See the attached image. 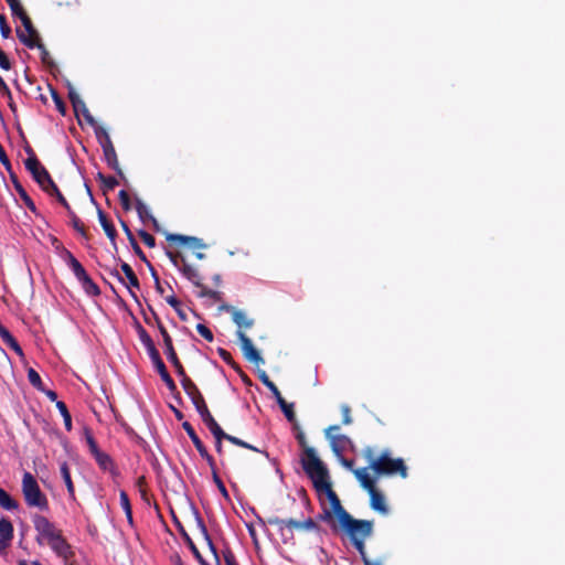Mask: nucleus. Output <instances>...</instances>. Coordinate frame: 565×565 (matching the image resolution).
<instances>
[{
	"label": "nucleus",
	"mask_w": 565,
	"mask_h": 565,
	"mask_svg": "<svg viewBox=\"0 0 565 565\" xmlns=\"http://www.w3.org/2000/svg\"><path fill=\"white\" fill-rule=\"evenodd\" d=\"M319 495L326 494L330 502V509H323L322 513L318 515L320 521L331 524V527L335 531L333 519L337 516L339 529L348 536L351 544H356L362 547V536H372L374 531V521L372 520H359L354 519L341 504L338 494L332 489L330 479L323 483L315 487Z\"/></svg>",
	"instance_id": "1"
},
{
	"label": "nucleus",
	"mask_w": 565,
	"mask_h": 565,
	"mask_svg": "<svg viewBox=\"0 0 565 565\" xmlns=\"http://www.w3.org/2000/svg\"><path fill=\"white\" fill-rule=\"evenodd\" d=\"M362 455L369 462L367 470L372 469L376 478L395 475L402 478L407 477V467L404 460L402 458H393L390 449H385L379 456H375L374 450L371 447H366L362 450Z\"/></svg>",
	"instance_id": "2"
},
{
	"label": "nucleus",
	"mask_w": 565,
	"mask_h": 565,
	"mask_svg": "<svg viewBox=\"0 0 565 565\" xmlns=\"http://www.w3.org/2000/svg\"><path fill=\"white\" fill-rule=\"evenodd\" d=\"M353 475L360 482V486L367 491L370 495V507L381 514H387L388 508L385 502V497L376 488V480L370 476L367 468H358L353 471Z\"/></svg>",
	"instance_id": "3"
},
{
	"label": "nucleus",
	"mask_w": 565,
	"mask_h": 565,
	"mask_svg": "<svg viewBox=\"0 0 565 565\" xmlns=\"http://www.w3.org/2000/svg\"><path fill=\"white\" fill-rule=\"evenodd\" d=\"M301 466L311 479L313 488L329 480V472L312 447H306L301 457Z\"/></svg>",
	"instance_id": "4"
},
{
	"label": "nucleus",
	"mask_w": 565,
	"mask_h": 565,
	"mask_svg": "<svg viewBox=\"0 0 565 565\" xmlns=\"http://www.w3.org/2000/svg\"><path fill=\"white\" fill-rule=\"evenodd\" d=\"M22 493L28 507L38 508L41 511L49 509L47 498L31 472H24L23 475Z\"/></svg>",
	"instance_id": "5"
},
{
	"label": "nucleus",
	"mask_w": 565,
	"mask_h": 565,
	"mask_svg": "<svg viewBox=\"0 0 565 565\" xmlns=\"http://www.w3.org/2000/svg\"><path fill=\"white\" fill-rule=\"evenodd\" d=\"M32 522L38 533L35 540L40 545H50L52 542L57 541V539H60L63 535L62 531L43 515L34 514L32 518Z\"/></svg>",
	"instance_id": "6"
},
{
	"label": "nucleus",
	"mask_w": 565,
	"mask_h": 565,
	"mask_svg": "<svg viewBox=\"0 0 565 565\" xmlns=\"http://www.w3.org/2000/svg\"><path fill=\"white\" fill-rule=\"evenodd\" d=\"M153 313V318L156 320V323H157V327H158V330L162 337V340H163V344H164V353L167 355V359L169 360V362L174 366L175 369V372L182 379H184L186 375L185 373V370L182 365V363L180 362L178 355H177V352L174 350V347H173V343H172V338L170 337L169 332L167 331L166 327L162 324L159 316L157 315L156 311H152Z\"/></svg>",
	"instance_id": "7"
},
{
	"label": "nucleus",
	"mask_w": 565,
	"mask_h": 565,
	"mask_svg": "<svg viewBox=\"0 0 565 565\" xmlns=\"http://www.w3.org/2000/svg\"><path fill=\"white\" fill-rule=\"evenodd\" d=\"M267 522L270 525L277 526L279 531H284V529H288L290 531H292V530L312 531V532L320 531L319 524L311 518L299 521V520H295V519H279L278 516H270V518H268Z\"/></svg>",
	"instance_id": "8"
},
{
	"label": "nucleus",
	"mask_w": 565,
	"mask_h": 565,
	"mask_svg": "<svg viewBox=\"0 0 565 565\" xmlns=\"http://www.w3.org/2000/svg\"><path fill=\"white\" fill-rule=\"evenodd\" d=\"M24 166L42 190H44L46 185L53 184V179L51 178L49 171L42 166L40 160L26 158Z\"/></svg>",
	"instance_id": "9"
},
{
	"label": "nucleus",
	"mask_w": 565,
	"mask_h": 565,
	"mask_svg": "<svg viewBox=\"0 0 565 565\" xmlns=\"http://www.w3.org/2000/svg\"><path fill=\"white\" fill-rule=\"evenodd\" d=\"M21 22L24 30H21L20 28L15 30L18 39L26 47L35 49L38 42L41 41L38 30L34 28L29 15L24 17Z\"/></svg>",
	"instance_id": "10"
},
{
	"label": "nucleus",
	"mask_w": 565,
	"mask_h": 565,
	"mask_svg": "<svg viewBox=\"0 0 565 565\" xmlns=\"http://www.w3.org/2000/svg\"><path fill=\"white\" fill-rule=\"evenodd\" d=\"M339 430V425H331L324 430V435L330 441L331 449L337 456H341L348 444H350V438L348 436L334 434Z\"/></svg>",
	"instance_id": "11"
},
{
	"label": "nucleus",
	"mask_w": 565,
	"mask_h": 565,
	"mask_svg": "<svg viewBox=\"0 0 565 565\" xmlns=\"http://www.w3.org/2000/svg\"><path fill=\"white\" fill-rule=\"evenodd\" d=\"M236 335L241 342V349L244 358L247 361L255 363L256 365L264 364V359L262 358L258 350L254 347L252 340L245 334V332L237 331Z\"/></svg>",
	"instance_id": "12"
},
{
	"label": "nucleus",
	"mask_w": 565,
	"mask_h": 565,
	"mask_svg": "<svg viewBox=\"0 0 565 565\" xmlns=\"http://www.w3.org/2000/svg\"><path fill=\"white\" fill-rule=\"evenodd\" d=\"M181 385L184 392L191 398L198 413L203 412L204 408H209L200 390L189 376H185L184 379L181 380Z\"/></svg>",
	"instance_id": "13"
},
{
	"label": "nucleus",
	"mask_w": 565,
	"mask_h": 565,
	"mask_svg": "<svg viewBox=\"0 0 565 565\" xmlns=\"http://www.w3.org/2000/svg\"><path fill=\"white\" fill-rule=\"evenodd\" d=\"M222 435L223 436H218V437H217V435H213L214 438H215V450H216V452L218 455L223 454L222 440H227V441H230L231 444H233L235 446L243 447V448L256 451V452H262L266 457H268V452L267 451L260 450L257 447H255V446H253V445H250V444L239 439L238 437H235L233 435L226 434L225 431H222Z\"/></svg>",
	"instance_id": "14"
},
{
	"label": "nucleus",
	"mask_w": 565,
	"mask_h": 565,
	"mask_svg": "<svg viewBox=\"0 0 565 565\" xmlns=\"http://www.w3.org/2000/svg\"><path fill=\"white\" fill-rule=\"evenodd\" d=\"M182 428L185 430L190 439L192 440L194 447L196 448L200 456L206 460L210 468H213V457L209 454L206 447L203 445L202 440L195 433L193 426L189 422L182 423Z\"/></svg>",
	"instance_id": "15"
},
{
	"label": "nucleus",
	"mask_w": 565,
	"mask_h": 565,
	"mask_svg": "<svg viewBox=\"0 0 565 565\" xmlns=\"http://www.w3.org/2000/svg\"><path fill=\"white\" fill-rule=\"evenodd\" d=\"M49 546L57 557L64 561L65 565H72L74 552L63 535L57 539V541L52 542Z\"/></svg>",
	"instance_id": "16"
},
{
	"label": "nucleus",
	"mask_w": 565,
	"mask_h": 565,
	"mask_svg": "<svg viewBox=\"0 0 565 565\" xmlns=\"http://www.w3.org/2000/svg\"><path fill=\"white\" fill-rule=\"evenodd\" d=\"M171 515H172V519H173V523L174 525L177 526L179 533L181 534V536L183 537V540L185 541L186 545L189 546V548L191 550V552L193 553L194 557L199 561V563L201 565H209L207 562L203 558V556L201 555L199 548L196 547V545L194 544V542L192 541V539L190 537V535L188 534V532L185 531L184 526L182 525V523L180 522V520L177 518L175 513L173 512V510H171Z\"/></svg>",
	"instance_id": "17"
},
{
	"label": "nucleus",
	"mask_w": 565,
	"mask_h": 565,
	"mask_svg": "<svg viewBox=\"0 0 565 565\" xmlns=\"http://www.w3.org/2000/svg\"><path fill=\"white\" fill-rule=\"evenodd\" d=\"M166 239L169 243H175L179 245H188L191 248H205L206 245L203 243L201 238L194 237V236H186L182 234H166Z\"/></svg>",
	"instance_id": "18"
},
{
	"label": "nucleus",
	"mask_w": 565,
	"mask_h": 565,
	"mask_svg": "<svg viewBox=\"0 0 565 565\" xmlns=\"http://www.w3.org/2000/svg\"><path fill=\"white\" fill-rule=\"evenodd\" d=\"M103 152L105 161L108 167L117 172L118 175L124 178L122 170L119 166L117 153L111 140H106V145H103Z\"/></svg>",
	"instance_id": "19"
},
{
	"label": "nucleus",
	"mask_w": 565,
	"mask_h": 565,
	"mask_svg": "<svg viewBox=\"0 0 565 565\" xmlns=\"http://www.w3.org/2000/svg\"><path fill=\"white\" fill-rule=\"evenodd\" d=\"M10 180H11V182L13 184L14 190L17 191V193L19 194L20 199L25 204V206L32 213L36 214L38 213V209H36L35 204H34L33 200L31 199V196L28 194V192L25 191V189L23 188V185L19 181L18 175L15 173H11Z\"/></svg>",
	"instance_id": "20"
},
{
	"label": "nucleus",
	"mask_w": 565,
	"mask_h": 565,
	"mask_svg": "<svg viewBox=\"0 0 565 565\" xmlns=\"http://www.w3.org/2000/svg\"><path fill=\"white\" fill-rule=\"evenodd\" d=\"M97 214H98L99 223H100L105 234L107 235V237L109 238V241L111 242L114 247L116 248L117 231H116L114 224L111 223V221H109L107 218V215L103 212L102 209H99V207L97 209Z\"/></svg>",
	"instance_id": "21"
},
{
	"label": "nucleus",
	"mask_w": 565,
	"mask_h": 565,
	"mask_svg": "<svg viewBox=\"0 0 565 565\" xmlns=\"http://www.w3.org/2000/svg\"><path fill=\"white\" fill-rule=\"evenodd\" d=\"M183 276L190 280L194 286H201L202 277L196 268L188 264L185 258L182 257V265L179 267Z\"/></svg>",
	"instance_id": "22"
},
{
	"label": "nucleus",
	"mask_w": 565,
	"mask_h": 565,
	"mask_svg": "<svg viewBox=\"0 0 565 565\" xmlns=\"http://www.w3.org/2000/svg\"><path fill=\"white\" fill-rule=\"evenodd\" d=\"M202 422L206 425V427L210 429L212 435L223 436L222 427L218 425V423L215 420V418L212 416L209 408H204L203 412L199 413Z\"/></svg>",
	"instance_id": "23"
},
{
	"label": "nucleus",
	"mask_w": 565,
	"mask_h": 565,
	"mask_svg": "<svg viewBox=\"0 0 565 565\" xmlns=\"http://www.w3.org/2000/svg\"><path fill=\"white\" fill-rule=\"evenodd\" d=\"M120 225H121V228L122 231L125 232L135 254L141 259L143 260L147 265H148V260H147V257L145 255V253L142 252V249L140 248V246L138 245L132 232L130 231L129 226L127 225V223L125 221H120Z\"/></svg>",
	"instance_id": "24"
},
{
	"label": "nucleus",
	"mask_w": 565,
	"mask_h": 565,
	"mask_svg": "<svg viewBox=\"0 0 565 565\" xmlns=\"http://www.w3.org/2000/svg\"><path fill=\"white\" fill-rule=\"evenodd\" d=\"M64 259L68 267L72 269L77 280L81 277H84V275L87 273L83 265L76 259V257L70 250H65Z\"/></svg>",
	"instance_id": "25"
},
{
	"label": "nucleus",
	"mask_w": 565,
	"mask_h": 565,
	"mask_svg": "<svg viewBox=\"0 0 565 565\" xmlns=\"http://www.w3.org/2000/svg\"><path fill=\"white\" fill-rule=\"evenodd\" d=\"M233 322L238 327L237 331H243L250 329L254 326V319L247 317V315L237 309V311L233 312Z\"/></svg>",
	"instance_id": "26"
},
{
	"label": "nucleus",
	"mask_w": 565,
	"mask_h": 565,
	"mask_svg": "<svg viewBox=\"0 0 565 565\" xmlns=\"http://www.w3.org/2000/svg\"><path fill=\"white\" fill-rule=\"evenodd\" d=\"M154 369L157 370V372L159 373L161 380L164 382V384L167 385L168 390L171 392V393H174L177 392V385L174 383V381L172 380V377L170 376L167 367H166V364L163 363V361L157 363L156 365H153Z\"/></svg>",
	"instance_id": "27"
},
{
	"label": "nucleus",
	"mask_w": 565,
	"mask_h": 565,
	"mask_svg": "<svg viewBox=\"0 0 565 565\" xmlns=\"http://www.w3.org/2000/svg\"><path fill=\"white\" fill-rule=\"evenodd\" d=\"M78 281L81 282L84 291L87 295L94 296V297L100 295L99 287L93 281V279L89 277V275L87 273L84 275V277H81L78 279Z\"/></svg>",
	"instance_id": "28"
},
{
	"label": "nucleus",
	"mask_w": 565,
	"mask_h": 565,
	"mask_svg": "<svg viewBox=\"0 0 565 565\" xmlns=\"http://www.w3.org/2000/svg\"><path fill=\"white\" fill-rule=\"evenodd\" d=\"M135 209H136V211L138 213L139 218L142 222L151 221L153 223V225L156 227H158L157 220L151 215V213L149 212L148 207L146 206V204L140 199L136 200Z\"/></svg>",
	"instance_id": "29"
},
{
	"label": "nucleus",
	"mask_w": 565,
	"mask_h": 565,
	"mask_svg": "<svg viewBox=\"0 0 565 565\" xmlns=\"http://www.w3.org/2000/svg\"><path fill=\"white\" fill-rule=\"evenodd\" d=\"M60 470H61V476L66 484V488H67V492L70 494L71 498H75V489H74V484H73V481H72V478H71V472H70V468H68V465L67 462H63L60 467Z\"/></svg>",
	"instance_id": "30"
},
{
	"label": "nucleus",
	"mask_w": 565,
	"mask_h": 565,
	"mask_svg": "<svg viewBox=\"0 0 565 565\" xmlns=\"http://www.w3.org/2000/svg\"><path fill=\"white\" fill-rule=\"evenodd\" d=\"M97 180L100 181V188L104 193L113 191L118 185V181L115 177H106L102 172L97 173Z\"/></svg>",
	"instance_id": "31"
},
{
	"label": "nucleus",
	"mask_w": 565,
	"mask_h": 565,
	"mask_svg": "<svg viewBox=\"0 0 565 565\" xmlns=\"http://www.w3.org/2000/svg\"><path fill=\"white\" fill-rule=\"evenodd\" d=\"M194 520L196 522V525L200 530V532L202 533V535L204 536V539L206 540L209 546L211 547V550L215 553V548H214V545H213V542L210 537V534H209V531L204 524V521L202 519V516L200 515L199 511L196 509H194Z\"/></svg>",
	"instance_id": "32"
},
{
	"label": "nucleus",
	"mask_w": 565,
	"mask_h": 565,
	"mask_svg": "<svg viewBox=\"0 0 565 565\" xmlns=\"http://www.w3.org/2000/svg\"><path fill=\"white\" fill-rule=\"evenodd\" d=\"M120 507L122 508L129 524H132V510L129 497L125 490H120L119 493Z\"/></svg>",
	"instance_id": "33"
},
{
	"label": "nucleus",
	"mask_w": 565,
	"mask_h": 565,
	"mask_svg": "<svg viewBox=\"0 0 565 565\" xmlns=\"http://www.w3.org/2000/svg\"><path fill=\"white\" fill-rule=\"evenodd\" d=\"M66 211L71 217L72 225H73L74 230L77 231L83 237L88 239L89 237H88V234H87L84 223L79 220V217L75 214V212L72 210L71 206H70V210H66Z\"/></svg>",
	"instance_id": "34"
},
{
	"label": "nucleus",
	"mask_w": 565,
	"mask_h": 565,
	"mask_svg": "<svg viewBox=\"0 0 565 565\" xmlns=\"http://www.w3.org/2000/svg\"><path fill=\"white\" fill-rule=\"evenodd\" d=\"M96 462L98 463V466L103 469V470H110L114 468V462H113V459L110 458L109 455H107L106 452L99 450L98 452H96L95 455H93Z\"/></svg>",
	"instance_id": "35"
},
{
	"label": "nucleus",
	"mask_w": 565,
	"mask_h": 565,
	"mask_svg": "<svg viewBox=\"0 0 565 565\" xmlns=\"http://www.w3.org/2000/svg\"><path fill=\"white\" fill-rule=\"evenodd\" d=\"M44 192H46L49 195H54L57 201L66 209V210H70V204L68 202L66 201V199L64 198V195L61 193L60 189L57 188V185L55 184V182L53 181V184H50V185H46L45 189L43 190Z\"/></svg>",
	"instance_id": "36"
},
{
	"label": "nucleus",
	"mask_w": 565,
	"mask_h": 565,
	"mask_svg": "<svg viewBox=\"0 0 565 565\" xmlns=\"http://www.w3.org/2000/svg\"><path fill=\"white\" fill-rule=\"evenodd\" d=\"M0 507L11 511L18 509L19 504L6 490L0 489Z\"/></svg>",
	"instance_id": "37"
},
{
	"label": "nucleus",
	"mask_w": 565,
	"mask_h": 565,
	"mask_svg": "<svg viewBox=\"0 0 565 565\" xmlns=\"http://www.w3.org/2000/svg\"><path fill=\"white\" fill-rule=\"evenodd\" d=\"M14 529L12 523L6 519H0V539L12 540L13 539Z\"/></svg>",
	"instance_id": "38"
},
{
	"label": "nucleus",
	"mask_w": 565,
	"mask_h": 565,
	"mask_svg": "<svg viewBox=\"0 0 565 565\" xmlns=\"http://www.w3.org/2000/svg\"><path fill=\"white\" fill-rule=\"evenodd\" d=\"M120 268L125 276L127 277L129 281V286L134 288H139L140 284L138 280V277L136 276L135 271L132 270L131 266L127 263H121Z\"/></svg>",
	"instance_id": "39"
},
{
	"label": "nucleus",
	"mask_w": 565,
	"mask_h": 565,
	"mask_svg": "<svg viewBox=\"0 0 565 565\" xmlns=\"http://www.w3.org/2000/svg\"><path fill=\"white\" fill-rule=\"evenodd\" d=\"M212 470V478H213V481L214 483L216 484L218 491L221 492L222 497L225 499V500H230V494H228V491L227 489L225 488V484L224 482L222 481V479L220 478V476L217 475V471H216V466H215V461L213 460V468H211Z\"/></svg>",
	"instance_id": "40"
},
{
	"label": "nucleus",
	"mask_w": 565,
	"mask_h": 565,
	"mask_svg": "<svg viewBox=\"0 0 565 565\" xmlns=\"http://www.w3.org/2000/svg\"><path fill=\"white\" fill-rule=\"evenodd\" d=\"M68 98L73 105L74 111L77 114L79 110H85L87 107L84 100L79 97V95L71 88L68 92Z\"/></svg>",
	"instance_id": "41"
},
{
	"label": "nucleus",
	"mask_w": 565,
	"mask_h": 565,
	"mask_svg": "<svg viewBox=\"0 0 565 565\" xmlns=\"http://www.w3.org/2000/svg\"><path fill=\"white\" fill-rule=\"evenodd\" d=\"M56 407L64 419V426L67 431L72 430V417L64 402H56Z\"/></svg>",
	"instance_id": "42"
},
{
	"label": "nucleus",
	"mask_w": 565,
	"mask_h": 565,
	"mask_svg": "<svg viewBox=\"0 0 565 565\" xmlns=\"http://www.w3.org/2000/svg\"><path fill=\"white\" fill-rule=\"evenodd\" d=\"M258 379L273 393L274 396L280 394V391L278 390L276 384L269 379V376L264 370L258 371Z\"/></svg>",
	"instance_id": "43"
},
{
	"label": "nucleus",
	"mask_w": 565,
	"mask_h": 565,
	"mask_svg": "<svg viewBox=\"0 0 565 565\" xmlns=\"http://www.w3.org/2000/svg\"><path fill=\"white\" fill-rule=\"evenodd\" d=\"M8 6L10 7L12 15L19 18L21 21L24 17H28V13L22 7L20 0H9Z\"/></svg>",
	"instance_id": "44"
},
{
	"label": "nucleus",
	"mask_w": 565,
	"mask_h": 565,
	"mask_svg": "<svg viewBox=\"0 0 565 565\" xmlns=\"http://www.w3.org/2000/svg\"><path fill=\"white\" fill-rule=\"evenodd\" d=\"M28 380L30 384L35 387L38 391H43V382L41 380L40 374L32 367L28 370Z\"/></svg>",
	"instance_id": "45"
},
{
	"label": "nucleus",
	"mask_w": 565,
	"mask_h": 565,
	"mask_svg": "<svg viewBox=\"0 0 565 565\" xmlns=\"http://www.w3.org/2000/svg\"><path fill=\"white\" fill-rule=\"evenodd\" d=\"M50 92H51V96H52V99H53V102H54V104L56 106L57 111L62 116H65V114H66V105H65L64 100L58 95L57 90L54 89L52 86H50Z\"/></svg>",
	"instance_id": "46"
},
{
	"label": "nucleus",
	"mask_w": 565,
	"mask_h": 565,
	"mask_svg": "<svg viewBox=\"0 0 565 565\" xmlns=\"http://www.w3.org/2000/svg\"><path fill=\"white\" fill-rule=\"evenodd\" d=\"M370 536H362L361 539V542H362V547H359V545L356 546V544H352L354 546V548L359 552L364 565H381L380 562H374L372 563L370 561V558L367 557L366 555V551H365V540H367Z\"/></svg>",
	"instance_id": "47"
},
{
	"label": "nucleus",
	"mask_w": 565,
	"mask_h": 565,
	"mask_svg": "<svg viewBox=\"0 0 565 565\" xmlns=\"http://www.w3.org/2000/svg\"><path fill=\"white\" fill-rule=\"evenodd\" d=\"M145 348H146V350H147V352L149 354V358H150V360H151L153 365H156L157 363L162 361V359L160 356V353L157 350L153 341L151 343H149V344H146Z\"/></svg>",
	"instance_id": "48"
},
{
	"label": "nucleus",
	"mask_w": 565,
	"mask_h": 565,
	"mask_svg": "<svg viewBox=\"0 0 565 565\" xmlns=\"http://www.w3.org/2000/svg\"><path fill=\"white\" fill-rule=\"evenodd\" d=\"M145 348H146V350H147V352L149 354V358H150V360H151L153 365H156L157 363L162 361V359L160 356V353L157 350L153 341L151 343H149V344H146Z\"/></svg>",
	"instance_id": "49"
},
{
	"label": "nucleus",
	"mask_w": 565,
	"mask_h": 565,
	"mask_svg": "<svg viewBox=\"0 0 565 565\" xmlns=\"http://www.w3.org/2000/svg\"><path fill=\"white\" fill-rule=\"evenodd\" d=\"M95 136L99 142V145L103 147V145H106V140H111L107 130L102 126H94Z\"/></svg>",
	"instance_id": "50"
},
{
	"label": "nucleus",
	"mask_w": 565,
	"mask_h": 565,
	"mask_svg": "<svg viewBox=\"0 0 565 565\" xmlns=\"http://www.w3.org/2000/svg\"><path fill=\"white\" fill-rule=\"evenodd\" d=\"M35 47L40 50L42 63L45 65H53L51 55L45 45L41 41L38 42V45H35Z\"/></svg>",
	"instance_id": "51"
},
{
	"label": "nucleus",
	"mask_w": 565,
	"mask_h": 565,
	"mask_svg": "<svg viewBox=\"0 0 565 565\" xmlns=\"http://www.w3.org/2000/svg\"><path fill=\"white\" fill-rule=\"evenodd\" d=\"M0 162L2 163V166L4 167V169L7 170L9 175H11V173H14V171L12 169V164H11V162L6 153V150L1 143H0Z\"/></svg>",
	"instance_id": "52"
},
{
	"label": "nucleus",
	"mask_w": 565,
	"mask_h": 565,
	"mask_svg": "<svg viewBox=\"0 0 565 565\" xmlns=\"http://www.w3.org/2000/svg\"><path fill=\"white\" fill-rule=\"evenodd\" d=\"M0 32L3 39H9L12 32L6 15L2 13H0Z\"/></svg>",
	"instance_id": "53"
},
{
	"label": "nucleus",
	"mask_w": 565,
	"mask_h": 565,
	"mask_svg": "<svg viewBox=\"0 0 565 565\" xmlns=\"http://www.w3.org/2000/svg\"><path fill=\"white\" fill-rule=\"evenodd\" d=\"M85 437H86V443L88 445V449H89L90 454L95 455L96 452H98L100 449L98 448V445H97L95 438L93 437V435L90 434V431L88 429L85 430Z\"/></svg>",
	"instance_id": "54"
},
{
	"label": "nucleus",
	"mask_w": 565,
	"mask_h": 565,
	"mask_svg": "<svg viewBox=\"0 0 565 565\" xmlns=\"http://www.w3.org/2000/svg\"><path fill=\"white\" fill-rule=\"evenodd\" d=\"M196 331L206 341H209V342L213 341L214 335H213L212 331L205 324H203V323L196 324Z\"/></svg>",
	"instance_id": "55"
},
{
	"label": "nucleus",
	"mask_w": 565,
	"mask_h": 565,
	"mask_svg": "<svg viewBox=\"0 0 565 565\" xmlns=\"http://www.w3.org/2000/svg\"><path fill=\"white\" fill-rule=\"evenodd\" d=\"M138 235L140 236L141 241H142V242H143L148 247L152 248V247H154V246H156V239H154V237H153L150 233H148V232H146V231H143V230H140V231L138 232Z\"/></svg>",
	"instance_id": "56"
},
{
	"label": "nucleus",
	"mask_w": 565,
	"mask_h": 565,
	"mask_svg": "<svg viewBox=\"0 0 565 565\" xmlns=\"http://www.w3.org/2000/svg\"><path fill=\"white\" fill-rule=\"evenodd\" d=\"M137 333H138L140 342L143 345L149 344L153 341L151 339V337L149 335V333L146 331V329L141 324L137 326Z\"/></svg>",
	"instance_id": "57"
},
{
	"label": "nucleus",
	"mask_w": 565,
	"mask_h": 565,
	"mask_svg": "<svg viewBox=\"0 0 565 565\" xmlns=\"http://www.w3.org/2000/svg\"><path fill=\"white\" fill-rule=\"evenodd\" d=\"M120 204L125 211H129L131 209L130 198L126 190H120L118 194Z\"/></svg>",
	"instance_id": "58"
},
{
	"label": "nucleus",
	"mask_w": 565,
	"mask_h": 565,
	"mask_svg": "<svg viewBox=\"0 0 565 565\" xmlns=\"http://www.w3.org/2000/svg\"><path fill=\"white\" fill-rule=\"evenodd\" d=\"M148 267L151 271V276L154 280V287H156V290L158 294L160 295H163L164 294V288L162 287L161 282H160V278L156 271V269L152 267V265L150 263H148Z\"/></svg>",
	"instance_id": "59"
},
{
	"label": "nucleus",
	"mask_w": 565,
	"mask_h": 565,
	"mask_svg": "<svg viewBox=\"0 0 565 565\" xmlns=\"http://www.w3.org/2000/svg\"><path fill=\"white\" fill-rule=\"evenodd\" d=\"M10 349H12L19 355H23L22 348L20 347L17 339L12 335L9 340L4 342Z\"/></svg>",
	"instance_id": "60"
},
{
	"label": "nucleus",
	"mask_w": 565,
	"mask_h": 565,
	"mask_svg": "<svg viewBox=\"0 0 565 565\" xmlns=\"http://www.w3.org/2000/svg\"><path fill=\"white\" fill-rule=\"evenodd\" d=\"M10 349H12L19 355H23L22 348L20 347L17 339L12 335L9 340L4 342Z\"/></svg>",
	"instance_id": "61"
},
{
	"label": "nucleus",
	"mask_w": 565,
	"mask_h": 565,
	"mask_svg": "<svg viewBox=\"0 0 565 565\" xmlns=\"http://www.w3.org/2000/svg\"><path fill=\"white\" fill-rule=\"evenodd\" d=\"M10 349H12L19 355H23L22 348L20 347L17 339L12 335L9 340L4 342Z\"/></svg>",
	"instance_id": "62"
},
{
	"label": "nucleus",
	"mask_w": 565,
	"mask_h": 565,
	"mask_svg": "<svg viewBox=\"0 0 565 565\" xmlns=\"http://www.w3.org/2000/svg\"><path fill=\"white\" fill-rule=\"evenodd\" d=\"M284 415L286 416L287 420L290 422V423H296V414H295V409H294V404H289L288 406H286L285 409H281Z\"/></svg>",
	"instance_id": "63"
},
{
	"label": "nucleus",
	"mask_w": 565,
	"mask_h": 565,
	"mask_svg": "<svg viewBox=\"0 0 565 565\" xmlns=\"http://www.w3.org/2000/svg\"><path fill=\"white\" fill-rule=\"evenodd\" d=\"M341 412H342V423L344 425H350L352 423L350 407L348 405H342Z\"/></svg>",
	"instance_id": "64"
}]
</instances>
